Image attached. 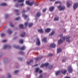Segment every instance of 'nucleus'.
I'll use <instances>...</instances> for the list:
<instances>
[{
    "label": "nucleus",
    "mask_w": 78,
    "mask_h": 78,
    "mask_svg": "<svg viewBox=\"0 0 78 78\" xmlns=\"http://www.w3.org/2000/svg\"><path fill=\"white\" fill-rule=\"evenodd\" d=\"M8 75H9V78H10V74H8Z\"/></svg>",
    "instance_id": "6e6d98bb"
},
{
    "label": "nucleus",
    "mask_w": 78,
    "mask_h": 78,
    "mask_svg": "<svg viewBox=\"0 0 78 78\" xmlns=\"http://www.w3.org/2000/svg\"><path fill=\"white\" fill-rule=\"evenodd\" d=\"M50 47L51 48H55L56 45L54 43H51L50 45Z\"/></svg>",
    "instance_id": "6e6552de"
},
{
    "label": "nucleus",
    "mask_w": 78,
    "mask_h": 78,
    "mask_svg": "<svg viewBox=\"0 0 78 78\" xmlns=\"http://www.w3.org/2000/svg\"><path fill=\"white\" fill-rule=\"evenodd\" d=\"M68 70L69 73H72V72H73V69L72 68V66H69L68 67Z\"/></svg>",
    "instance_id": "39448f33"
},
{
    "label": "nucleus",
    "mask_w": 78,
    "mask_h": 78,
    "mask_svg": "<svg viewBox=\"0 0 78 78\" xmlns=\"http://www.w3.org/2000/svg\"><path fill=\"white\" fill-rule=\"evenodd\" d=\"M20 59H21V60H22V58H20Z\"/></svg>",
    "instance_id": "338daca9"
},
{
    "label": "nucleus",
    "mask_w": 78,
    "mask_h": 78,
    "mask_svg": "<svg viewBox=\"0 0 78 78\" xmlns=\"http://www.w3.org/2000/svg\"><path fill=\"white\" fill-rule=\"evenodd\" d=\"M7 33L9 34H10V29H9L7 30L6 31Z\"/></svg>",
    "instance_id": "393cba45"
},
{
    "label": "nucleus",
    "mask_w": 78,
    "mask_h": 78,
    "mask_svg": "<svg viewBox=\"0 0 78 78\" xmlns=\"http://www.w3.org/2000/svg\"><path fill=\"white\" fill-rule=\"evenodd\" d=\"M41 16V13L40 12H37L36 15V16H37V17H40V16Z\"/></svg>",
    "instance_id": "1a4fd4ad"
},
{
    "label": "nucleus",
    "mask_w": 78,
    "mask_h": 78,
    "mask_svg": "<svg viewBox=\"0 0 78 78\" xmlns=\"http://www.w3.org/2000/svg\"><path fill=\"white\" fill-rule=\"evenodd\" d=\"M42 41H44V42H47V38H45L43 39Z\"/></svg>",
    "instance_id": "bb28decb"
},
{
    "label": "nucleus",
    "mask_w": 78,
    "mask_h": 78,
    "mask_svg": "<svg viewBox=\"0 0 78 78\" xmlns=\"http://www.w3.org/2000/svg\"><path fill=\"white\" fill-rule=\"evenodd\" d=\"M37 44L38 45H40V41H39V39L37 38Z\"/></svg>",
    "instance_id": "4468645a"
},
{
    "label": "nucleus",
    "mask_w": 78,
    "mask_h": 78,
    "mask_svg": "<svg viewBox=\"0 0 78 78\" xmlns=\"http://www.w3.org/2000/svg\"><path fill=\"white\" fill-rule=\"evenodd\" d=\"M15 6H16V7H18V4H16Z\"/></svg>",
    "instance_id": "864d4df0"
},
{
    "label": "nucleus",
    "mask_w": 78,
    "mask_h": 78,
    "mask_svg": "<svg viewBox=\"0 0 78 78\" xmlns=\"http://www.w3.org/2000/svg\"><path fill=\"white\" fill-rule=\"evenodd\" d=\"M56 0H50V2H52V1H55Z\"/></svg>",
    "instance_id": "5fc2aeb1"
},
{
    "label": "nucleus",
    "mask_w": 78,
    "mask_h": 78,
    "mask_svg": "<svg viewBox=\"0 0 78 78\" xmlns=\"http://www.w3.org/2000/svg\"><path fill=\"white\" fill-rule=\"evenodd\" d=\"M19 72V71L18 70H15L14 71V73H17Z\"/></svg>",
    "instance_id": "f704fd0d"
},
{
    "label": "nucleus",
    "mask_w": 78,
    "mask_h": 78,
    "mask_svg": "<svg viewBox=\"0 0 78 78\" xmlns=\"http://www.w3.org/2000/svg\"><path fill=\"white\" fill-rule=\"evenodd\" d=\"M43 78L42 74H41L39 76V78Z\"/></svg>",
    "instance_id": "c03bdc74"
},
{
    "label": "nucleus",
    "mask_w": 78,
    "mask_h": 78,
    "mask_svg": "<svg viewBox=\"0 0 78 78\" xmlns=\"http://www.w3.org/2000/svg\"><path fill=\"white\" fill-rule=\"evenodd\" d=\"M48 56H53V54H50L48 55Z\"/></svg>",
    "instance_id": "49530a36"
},
{
    "label": "nucleus",
    "mask_w": 78,
    "mask_h": 78,
    "mask_svg": "<svg viewBox=\"0 0 78 78\" xmlns=\"http://www.w3.org/2000/svg\"><path fill=\"white\" fill-rule=\"evenodd\" d=\"M19 42L20 44H23V40L20 39L19 41Z\"/></svg>",
    "instance_id": "b1692460"
},
{
    "label": "nucleus",
    "mask_w": 78,
    "mask_h": 78,
    "mask_svg": "<svg viewBox=\"0 0 78 78\" xmlns=\"http://www.w3.org/2000/svg\"><path fill=\"white\" fill-rule=\"evenodd\" d=\"M19 10L18 9H16L14 10V12H19Z\"/></svg>",
    "instance_id": "4c0bfd02"
},
{
    "label": "nucleus",
    "mask_w": 78,
    "mask_h": 78,
    "mask_svg": "<svg viewBox=\"0 0 78 78\" xmlns=\"http://www.w3.org/2000/svg\"><path fill=\"white\" fill-rule=\"evenodd\" d=\"M57 8L59 9L60 11H62V10H63L65 9V6H62L61 5H60L57 6Z\"/></svg>",
    "instance_id": "7ed1b4c3"
},
{
    "label": "nucleus",
    "mask_w": 78,
    "mask_h": 78,
    "mask_svg": "<svg viewBox=\"0 0 78 78\" xmlns=\"http://www.w3.org/2000/svg\"><path fill=\"white\" fill-rule=\"evenodd\" d=\"M22 16L25 19H27L28 17V16L27 15L24 14H22Z\"/></svg>",
    "instance_id": "f3484780"
},
{
    "label": "nucleus",
    "mask_w": 78,
    "mask_h": 78,
    "mask_svg": "<svg viewBox=\"0 0 78 78\" xmlns=\"http://www.w3.org/2000/svg\"><path fill=\"white\" fill-rule=\"evenodd\" d=\"M38 32L40 33H44V31H43V30L42 29L38 30Z\"/></svg>",
    "instance_id": "a211bd4d"
},
{
    "label": "nucleus",
    "mask_w": 78,
    "mask_h": 78,
    "mask_svg": "<svg viewBox=\"0 0 78 78\" xmlns=\"http://www.w3.org/2000/svg\"><path fill=\"white\" fill-rule=\"evenodd\" d=\"M78 3H76L74 4L73 6V8L74 9H75L78 8Z\"/></svg>",
    "instance_id": "0eeeda50"
},
{
    "label": "nucleus",
    "mask_w": 78,
    "mask_h": 78,
    "mask_svg": "<svg viewBox=\"0 0 78 78\" xmlns=\"http://www.w3.org/2000/svg\"><path fill=\"white\" fill-rule=\"evenodd\" d=\"M0 70L1 71H2V69H0Z\"/></svg>",
    "instance_id": "774afa93"
},
{
    "label": "nucleus",
    "mask_w": 78,
    "mask_h": 78,
    "mask_svg": "<svg viewBox=\"0 0 78 78\" xmlns=\"http://www.w3.org/2000/svg\"><path fill=\"white\" fill-rule=\"evenodd\" d=\"M70 3H67V7L68 8H69V6H70Z\"/></svg>",
    "instance_id": "58836bf2"
},
{
    "label": "nucleus",
    "mask_w": 78,
    "mask_h": 78,
    "mask_svg": "<svg viewBox=\"0 0 78 78\" xmlns=\"http://www.w3.org/2000/svg\"><path fill=\"white\" fill-rule=\"evenodd\" d=\"M5 34L4 33H2L1 34V37H3V36H5Z\"/></svg>",
    "instance_id": "a19ab883"
},
{
    "label": "nucleus",
    "mask_w": 78,
    "mask_h": 78,
    "mask_svg": "<svg viewBox=\"0 0 78 78\" xmlns=\"http://www.w3.org/2000/svg\"><path fill=\"white\" fill-rule=\"evenodd\" d=\"M38 66V64H37L36 65H34V66Z\"/></svg>",
    "instance_id": "052dcab7"
},
{
    "label": "nucleus",
    "mask_w": 78,
    "mask_h": 78,
    "mask_svg": "<svg viewBox=\"0 0 78 78\" xmlns=\"http://www.w3.org/2000/svg\"><path fill=\"white\" fill-rule=\"evenodd\" d=\"M19 13H17V14H16V16H18V15H19Z\"/></svg>",
    "instance_id": "0e129e2a"
},
{
    "label": "nucleus",
    "mask_w": 78,
    "mask_h": 78,
    "mask_svg": "<svg viewBox=\"0 0 78 78\" xmlns=\"http://www.w3.org/2000/svg\"><path fill=\"white\" fill-rule=\"evenodd\" d=\"M33 25V24L32 23H29L28 24V26L29 27H31Z\"/></svg>",
    "instance_id": "5701e85b"
},
{
    "label": "nucleus",
    "mask_w": 78,
    "mask_h": 78,
    "mask_svg": "<svg viewBox=\"0 0 78 78\" xmlns=\"http://www.w3.org/2000/svg\"><path fill=\"white\" fill-rule=\"evenodd\" d=\"M66 42H69L70 41L69 40L70 37H66Z\"/></svg>",
    "instance_id": "2eb2a0df"
},
{
    "label": "nucleus",
    "mask_w": 78,
    "mask_h": 78,
    "mask_svg": "<svg viewBox=\"0 0 78 78\" xmlns=\"http://www.w3.org/2000/svg\"><path fill=\"white\" fill-rule=\"evenodd\" d=\"M26 3L27 4V5H30V6H32L34 4V2L33 1L30 2V1H26Z\"/></svg>",
    "instance_id": "20e7f679"
},
{
    "label": "nucleus",
    "mask_w": 78,
    "mask_h": 78,
    "mask_svg": "<svg viewBox=\"0 0 78 78\" xmlns=\"http://www.w3.org/2000/svg\"><path fill=\"white\" fill-rule=\"evenodd\" d=\"M39 71V69L37 68L35 70V72H36V73H37Z\"/></svg>",
    "instance_id": "7c9ffc66"
},
{
    "label": "nucleus",
    "mask_w": 78,
    "mask_h": 78,
    "mask_svg": "<svg viewBox=\"0 0 78 78\" xmlns=\"http://www.w3.org/2000/svg\"><path fill=\"white\" fill-rule=\"evenodd\" d=\"M12 33V32L11 30H10V34H11V33Z\"/></svg>",
    "instance_id": "bf43d9fd"
},
{
    "label": "nucleus",
    "mask_w": 78,
    "mask_h": 78,
    "mask_svg": "<svg viewBox=\"0 0 78 78\" xmlns=\"http://www.w3.org/2000/svg\"><path fill=\"white\" fill-rule=\"evenodd\" d=\"M24 0H18L17 2L18 3H20V2H23Z\"/></svg>",
    "instance_id": "c85d7f7f"
},
{
    "label": "nucleus",
    "mask_w": 78,
    "mask_h": 78,
    "mask_svg": "<svg viewBox=\"0 0 78 78\" xmlns=\"http://www.w3.org/2000/svg\"><path fill=\"white\" fill-rule=\"evenodd\" d=\"M55 20H59V17H55L54 18Z\"/></svg>",
    "instance_id": "473e14b6"
},
{
    "label": "nucleus",
    "mask_w": 78,
    "mask_h": 78,
    "mask_svg": "<svg viewBox=\"0 0 78 78\" xmlns=\"http://www.w3.org/2000/svg\"><path fill=\"white\" fill-rule=\"evenodd\" d=\"M24 53L22 51H20V54L21 55H23V54Z\"/></svg>",
    "instance_id": "79ce46f5"
},
{
    "label": "nucleus",
    "mask_w": 78,
    "mask_h": 78,
    "mask_svg": "<svg viewBox=\"0 0 78 78\" xmlns=\"http://www.w3.org/2000/svg\"><path fill=\"white\" fill-rule=\"evenodd\" d=\"M54 8H55L53 6L49 8V10L50 11H51V12L53 11L54 10Z\"/></svg>",
    "instance_id": "ddd939ff"
},
{
    "label": "nucleus",
    "mask_w": 78,
    "mask_h": 78,
    "mask_svg": "<svg viewBox=\"0 0 78 78\" xmlns=\"http://www.w3.org/2000/svg\"><path fill=\"white\" fill-rule=\"evenodd\" d=\"M48 65H49V64H48V63H45L44 64H42L41 66H40V67H47V66H48Z\"/></svg>",
    "instance_id": "423d86ee"
},
{
    "label": "nucleus",
    "mask_w": 78,
    "mask_h": 78,
    "mask_svg": "<svg viewBox=\"0 0 78 78\" xmlns=\"http://www.w3.org/2000/svg\"><path fill=\"white\" fill-rule=\"evenodd\" d=\"M33 62V59H30V61H27V65H30L31 62Z\"/></svg>",
    "instance_id": "9b49d317"
},
{
    "label": "nucleus",
    "mask_w": 78,
    "mask_h": 78,
    "mask_svg": "<svg viewBox=\"0 0 78 78\" xmlns=\"http://www.w3.org/2000/svg\"><path fill=\"white\" fill-rule=\"evenodd\" d=\"M39 59H41V58H39V57H37V58H35V61H38V60H39Z\"/></svg>",
    "instance_id": "2f4dec72"
},
{
    "label": "nucleus",
    "mask_w": 78,
    "mask_h": 78,
    "mask_svg": "<svg viewBox=\"0 0 78 78\" xmlns=\"http://www.w3.org/2000/svg\"><path fill=\"white\" fill-rule=\"evenodd\" d=\"M38 5H39V4H38L35 5V6H38Z\"/></svg>",
    "instance_id": "680f3d73"
},
{
    "label": "nucleus",
    "mask_w": 78,
    "mask_h": 78,
    "mask_svg": "<svg viewBox=\"0 0 78 78\" xmlns=\"http://www.w3.org/2000/svg\"><path fill=\"white\" fill-rule=\"evenodd\" d=\"M25 36V32H23V33L21 34V37H24Z\"/></svg>",
    "instance_id": "4be33fe9"
},
{
    "label": "nucleus",
    "mask_w": 78,
    "mask_h": 78,
    "mask_svg": "<svg viewBox=\"0 0 78 78\" xmlns=\"http://www.w3.org/2000/svg\"><path fill=\"white\" fill-rule=\"evenodd\" d=\"M15 48L17 49H19L20 48V50H25L26 48V47H25V46H22L21 48L19 47V46H16L15 47Z\"/></svg>",
    "instance_id": "f03ea898"
},
{
    "label": "nucleus",
    "mask_w": 78,
    "mask_h": 78,
    "mask_svg": "<svg viewBox=\"0 0 78 78\" xmlns=\"http://www.w3.org/2000/svg\"><path fill=\"white\" fill-rule=\"evenodd\" d=\"M30 8H27V10H30Z\"/></svg>",
    "instance_id": "13d9d810"
},
{
    "label": "nucleus",
    "mask_w": 78,
    "mask_h": 78,
    "mask_svg": "<svg viewBox=\"0 0 78 78\" xmlns=\"http://www.w3.org/2000/svg\"><path fill=\"white\" fill-rule=\"evenodd\" d=\"M66 72H67V70L66 69H63L61 71V73L64 75H65Z\"/></svg>",
    "instance_id": "f8f14e48"
},
{
    "label": "nucleus",
    "mask_w": 78,
    "mask_h": 78,
    "mask_svg": "<svg viewBox=\"0 0 78 78\" xmlns=\"http://www.w3.org/2000/svg\"><path fill=\"white\" fill-rule=\"evenodd\" d=\"M19 27L21 29H23V25L22 24H20L19 25Z\"/></svg>",
    "instance_id": "aec40b11"
},
{
    "label": "nucleus",
    "mask_w": 78,
    "mask_h": 78,
    "mask_svg": "<svg viewBox=\"0 0 78 78\" xmlns=\"http://www.w3.org/2000/svg\"><path fill=\"white\" fill-rule=\"evenodd\" d=\"M39 73H42V71L41 70H39Z\"/></svg>",
    "instance_id": "09e8293b"
},
{
    "label": "nucleus",
    "mask_w": 78,
    "mask_h": 78,
    "mask_svg": "<svg viewBox=\"0 0 78 78\" xmlns=\"http://www.w3.org/2000/svg\"><path fill=\"white\" fill-rule=\"evenodd\" d=\"M65 78H70L69 77L66 76V77H65Z\"/></svg>",
    "instance_id": "4d7b16f0"
},
{
    "label": "nucleus",
    "mask_w": 78,
    "mask_h": 78,
    "mask_svg": "<svg viewBox=\"0 0 78 78\" xmlns=\"http://www.w3.org/2000/svg\"><path fill=\"white\" fill-rule=\"evenodd\" d=\"M0 6H6L7 5V4L6 3H1L0 5Z\"/></svg>",
    "instance_id": "412c9836"
},
{
    "label": "nucleus",
    "mask_w": 78,
    "mask_h": 78,
    "mask_svg": "<svg viewBox=\"0 0 78 78\" xmlns=\"http://www.w3.org/2000/svg\"><path fill=\"white\" fill-rule=\"evenodd\" d=\"M16 1H17V0H13V2H16Z\"/></svg>",
    "instance_id": "e2e57ef3"
},
{
    "label": "nucleus",
    "mask_w": 78,
    "mask_h": 78,
    "mask_svg": "<svg viewBox=\"0 0 78 78\" xmlns=\"http://www.w3.org/2000/svg\"><path fill=\"white\" fill-rule=\"evenodd\" d=\"M28 25V22H26L24 23V25L26 27H27V26Z\"/></svg>",
    "instance_id": "c756f323"
},
{
    "label": "nucleus",
    "mask_w": 78,
    "mask_h": 78,
    "mask_svg": "<svg viewBox=\"0 0 78 78\" xmlns=\"http://www.w3.org/2000/svg\"><path fill=\"white\" fill-rule=\"evenodd\" d=\"M66 30H64V31H65V32H66Z\"/></svg>",
    "instance_id": "69168bd1"
},
{
    "label": "nucleus",
    "mask_w": 78,
    "mask_h": 78,
    "mask_svg": "<svg viewBox=\"0 0 78 78\" xmlns=\"http://www.w3.org/2000/svg\"><path fill=\"white\" fill-rule=\"evenodd\" d=\"M10 48V45L9 44H7L5 46H4V49H6V48Z\"/></svg>",
    "instance_id": "9d476101"
},
{
    "label": "nucleus",
    "mask_w": 78,
    "mask_h": 78,
    "mask_svg": "<svg viewBox=\"0 0 78 78\" xmlns=\"http://www.w3.org/2000/svg\"><path fill=\"white\" fill-rule=\"evenodd\" d=\"M50 30H51V29L50 28H47L45 30V32L46 33H49V32H50Z\"/></svg>",
    "instance_id": "dca6fc26"
},
{
    "label": "nucleus",
    "mask_w": 78,
    "mask_h": 78,
    "mask_svg": "<svg viewBox=\"0 0 78 78\" xmlns=\"http://www.w3.org/2000/svg\"><path fill=\"white\" fill-rule=\"evenodd\" d=\"M55 3L56 4H58V3H61V2L59 1H57V2H55Z\"/></svg>",
    "instance_id": "e433bc0d"
},
{
    "label": "nucleus",
    "mask_w": 78,
    "mask_h": 78,
    "mask_svg": "<svg viewBox=\"0 0 78 78\" xmlns=\"http://www.w3.org/2000/svg\"><path fill=\"white\" fill-rule=\"evenodd\" d=\"M55 32V31H52L51 33L49 34V36H52L53 34H54Z\"/></svg>",
    "instance_id": "cd10ccee"
},
{
    "label": "nucleus",
    "mask_w": 78,
    "mask_h": 78,
    "mask_svg": "<svg viewBox=\"0 0 78 78\" xmlns=\"http://www.w3.org/2000/svg\"><path fill=\"white\" fill-rule=\"evenodd\" d=\"M20 6H23V3H22L21 4H20Z\"/></svg>",
    "instance_id": "603ef678"
},
{
    "label": "nucleus",
    "mask_w": 78,
    "mask_h": 78,
    "mask_svg": "<svg viewBox=\"0 0 78 78\" xmlns=\"http://www.w3.org/2000/svg\"><path fill=\"white\" fill-rule=\"evenodd\" d=\"M62 51V49L61 48H58L57 50V53H60Z\"/></svg>",
    "instance_id": "6ab92c4d"
},
{
    "label": "nucleus",
    "mask_w": 78,
    "mask_h": 78,
    "mask_svg": "<svg viewBox=\"0 0 78 78\" xmlns=\"http://www.w3.org/2000/svg\"><path fill=\"white\" fill-rule=\"evenodd\" d=\"M10 26L11 27H14V25H12V23H10Z\"/></svg>",
    "instance_id": "37998d69"
},
{
    "label": "nucleus",
    "mask_w": 78,
    "mask_h": 78,
    "mask_svg": "<svg viewBox=\"0 0 78 78\" xmlns=\"http://www.w3.org/2000/svg\"><path fill=\"white\" fill-rule=\"evenodd\" d=\"M63 35V34H61V35H59V37H60L61 38L58 42V44H61L62 42L65 41L66 37H62Z\"/></svg>",
    "instance_id": "f257e3e1"
},
{
    "label": "nucleus",
    "mask_w": 78,
    "mask_h": 78,
    "mask_svg": "<svg viewBox=\"0 0 78 78\" xmlns=\"http://www.w3.org/2000/svg\"><path fill=\"white\" fill-rule=\"evenodd\" d=\"M8 14H6L5 15V17L6 18H7V17H8Z\"/></svg>",
    "instance_id": "a18cd8bd"
},
{
    "label": "nucleus",
    "mask_w": 78,
    "mask_h": 78,
    "mask_svg": "<svg viewBox=\"0 0 78 78\" xmlns=\"http://www.w3.org/2000/svg\"><path fill=\"white\" fill-rule=\"evenodd\" d=\"M46 10H47V9H44L42 10V12H45V11H46Z\"/></svg>",
    "instance_id": "ea45409f"
},
{
    "label": "nucleus",
    "mask_w": 78,
    "mask_h": 78,
    "mask_svg": "<svg viewBox=\"0 0 78 78\" xmlns=\"http://www.w3.org/2000/svg\"><path fill=\"white\" fill-rule=\"evenodd\" d=\"M52 67H53V66L51 65L49 66V68H50V69H51L52 68Z\"/></svg>",
    "instance_id": "8fccbe9b"
},
{
    "label": "nucleus",
    "mask_w": 78,
    "mask_h": 78,
    "mask_svg": "<svg viewBox=\"0 0 78 78\" xmlns=\"http://www.w3.org/2000/svg\"><path fill=\"white\" fill-rule=\"evenodd\" d=\"M62 62H66V60H65L64 59H63L62 60Z\"/></svg>",
    "instance_id": "de8ad7c7"
},
{
    "label": "nucleus",
    "mask_w": 78,
    "mask_h": 78,
    "mask_svg": "<svg viewBox=\"0 0 78 78\" xmlns=\"http://www.w3.org/2000/svg\"><path fill=\"white\" fill-rule=\"evenodd\" d=\"M25 12H26V11H25V10H23L22 12V13H25Z\"/></svg>",
    "instance_id": "3c124183"
},
{
    "label": "nucleus",
    "mask_w": 78,
    "mask_h": 78,
    "mask_svg": "<svg viewBox=\"0 0 78 78\" xmlns=\"http://www.w3.org/2000/svg\"><path fill=\"white\" fill-rule=\"evenodd\" d=\"M60 71H58L56 72V75H58L59 73H60Z\"/></svg>",
    "instance_id": "a878e982"
},
{
    "label": "nucleus",
    "mask_w": 78,
    "mask_h": 78,
    "mask_svg": "<svg viewBox=\"0 0 78 78\" xmlns=\"http://www.w3.org/2000/svg\"><path fill=\"white\" fill-rule=\"evenodd\" d=\"M20 17H18L17 18H16V19H15V20H19V19H20Z\"/></svg>",
    "instance_id": "c9c22d12"
},
{
    "label": "nucleus",
    "mask_w": 78,
    "mask_h": 78,
    "mask_svg": "<svg viewBox=\"0 0 78 78\" xmlns=\"http://www.w3.org/2000/svg\"><path fill=\"white\" fill-rule=\"evenodd\" d=\"M7 41V40H4L2 41V42H3V43H5V42H6Z\"/></svg>",
    "instance_id": "72a5a7b5"
}]
</instances>
